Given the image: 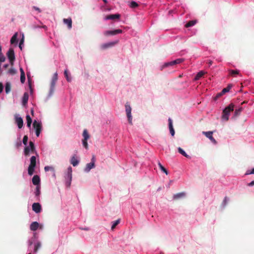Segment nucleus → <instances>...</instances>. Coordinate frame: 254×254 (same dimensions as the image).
<instances>
[{
    "mask_svg": "<svg viewBox=\"0 0 254 254\" xmlns=\"http://www.w3.org/2000/svg\"><path fill=\"white\" fill-rule=\"evenodd\" d=\"M196 20H190V21H189L185 25V27H187V28H188V27L192 26L194 25H195L196 24Z\"/></svg>",
    "mask_w": 254,
    "mask_h": 254,
    "instance_id": "27",
    "label": "nucleus"
},
{
    "mask_svg": "<svg viewBox=\"0 0 254 254\" xmlns=\"http://www.w3.org/2000/svg\"><path fill=\"white\" fill-rule=\"evenodd\" d=\"M95 167V164L93 163H89L86 164V167L84 169V171L86 172H89L90 170Z\"/></svg>",
    "mask_w": 254,
    "mask_h": 254,
    "instance_id": "18",
    "label": "nucleus"
},
{
    "mask_svg": "<svg viewBox=\"0 0 254 254\" xmlns=\"http://www.w3.org/2000/svg\"><path fill=\"white\" fill-rule=\"evenodd\" d=\"M227 197H225L223 200L222 203L224 206H225L227 204Z\"/></svg>",
    "mask_w": 254,
    "mask_h": 254,
    "instance_id": "48",
    "label": "nucleus"
},
{
    "mask_svg": "<svg viewBox=\"0 0 254 254\" xmlns=\"http://www.w3.org/2000/svg\"><path fill=\"white\" fill-rule=\"evenodd\" d=\"M119 223H120V220L119 219L117 220H116V221H115L114 222H113V223L112 226L111 227V229L112 230H114L115 228V227H116V226L117 225H118V224Z\"/></svg>",
    "mask_w": 254,
    "mask_h": 254,
    "instance_id": "39",
    "label": "nucleus"
},
{
    "mask_svg": "<svg viewBox=\"0 0 254 254\" xmlns=\"http://www.w3.org/2000/svg\"><path fill=\"white\" fill-rule=\"evenodd\" d=\"M70 163L74 166H76L78 163L79 161L77 159L75 156H73L71 157L70 159Z\"/></svg>",
    "mask_w": 254,
    "mask_h": 254,
    "instance_id": "22",
    "label": "nucleus"
},
{
    "mask_svg": "<svg viewBox=\"0 0 254 254\" xmlns=\"http://www.w3.org/2000/svg\"><path fill=\"white\" fill-rule=\"evenodd\" d=\"M3 86L2 83L0 82V93L3 90Z\"/></svg>",
    "mask_w": 254,
    "mask_h": 254,
    "instance_id": "50",
    "label": "nucleus"
},
{
    "mask_svg": "<svg viewBox=\"0 0 254 254\" xmlns=\"http://www.w3.org/2000/svg\"><path fill=\"white\" fill-rule=\"evenodd\" d=\"M8 66L9 65L8 64H5L3 65V67L6 69L8 67Z\"/></svg>",
    "mask_w": 254,
    "mask_h": 254,
    "instance_id": "57",
    "label": "nucleus"
},
{
    "mask_svg": "<svg viewBox=\"0 0 254 254\" xmlns=\"http://www.w3.org/2000/svg\"><path fill=\"white\" fill-rule=\"evenodd\" d=\"M83 230H88V228H84L83 229Z\"/></svg>",
    "mask_w": 254,
    "mask_h": 254,
    "instance_id": "63",
    "label": "nucleus"
},
{
    "mask_svg": "<svg viewBox=\"0 0 254 254\" xmlns=\"http://www.w3.org/2000/svg\"><path fill=\"white\" fill-rule=\"evenodd\" d=\"M64 76L66 79V80L68 81H71V79L68 76V71L67 69H65L64 71Z\"/></svg>",
    "mask_w": 254,
    "mask_h": 254,
    "instance_id": "41",
    "label": "nucleus"
},
{
    "mask_svg": "<svg viewBox=\"0 0 254 254\" xmlns=\"http://www.w3.org/2000/svg\"><path fill=\"white\" fill-rule=\"evenodd\" d=\"M41 27L44 28L45 30H46L47 29V27L44 25L41 26Z\"/></svg>",
    "mask_w": 254,
    "mask_h": 254,
    "instance_id": "55",
    "label": "nucleus"
},
{
    "mask_svg": "<svg viewBox=\"0 0 254 254\" xmlns=\"http://www.w3.org/2000/svg\"><path fill=\"white\" fill-rule=\"evenodd\" d=\"M63 21L64 24H67L68 29H70L72 27V20L70 18H64Z\"/></svg>",
    "mask_w": 254,
    "mask_h": 254,
    "instance_id": "19",
    "label": "nucleus"
},
{
    "mask_svg": "<svg viewBox=\"0 0 254 254\" xmlns=\"http://www.w3.org/2000/svg\"><path fill=\"white\" fill-rule=\"evenodd\" d=\"M168 121H169V130L170 131V133L171 134V135L172 136H174L175 134V130L173 127L172 121L170 118H169L168 119Z\"/></svg>",
    "mask_w": 254,
    "mask_h": 254,
    "instance_id": "16",
    "label": "nucleus"
},
{
    "mask_svg": "<svg viewBox=\"0 0 254 254\" xmlns=\"http://www.w3.org/2000/svg\"><path fill=\"white\" fill-rule=\"evenodd\" d=\"M183 61H184V60L182 59H177V60H176L175 61H172L171 62L165 63L164 64L163 66L164 67H167L168 66L174 65L176 64H180L182 62H183Z\"/></svg>",
    "mask_w": 254,
    "mask_h": 254,
    "instance_id": "11",
    "label": "nucleus"
},
{
    "mask_svg": "<svg viewBox=\"0 0 254 254\" xmlns=\"http://www.w3.org/2000/svg\"><path fill=\"white\" fill-rule=\"evenodd\" d=\"M5 58L4 56L0 54V62H4L5 61Z\"/></svg>",
    "mask_w": 254,
    "mask_h": 254,
    "instance_id": "45",
    "label": "nucleus"
},
{
    "mask_svg": "<svg viewBox=\"0 0 254 254\" xmlns=\"http://www.w3.org/2000/svg\"><path fill=\"white\" fill-rule=\"evenodd\" d=\"M82 135L83 136V139H84L85 140H88L90 137V136L88 133V131H87V129H85L83 130Z\"/></svg>",
    "mask_w": 254,
    "mask_h": 254,
    "instance_id": "29",
    "label": "nucleus"
},
{
    "mask_svg": "<svg viewBox=\"0 0 254 254\" xmlns=\"http://www.w3.org/2000/svg\"><path fill=\"white\" fill-rule=\"evenodd\" d=\"M39 223L37 222H33L30 225V229L32 231H36L39 227Z\"/></svg>",
    "mask_w": 254,
    "mask_h": 254,
    "instance_id": "21",
    "label": "nucleus"
},
{
    "mask_svg": "<svg viewBox=\"0 0 254 254\" xmlns=\"http://www.w3.org/2000/svg\"><path fill=\"white\" fill-rule=\"evenodd\" d=\"M23 42H24V39H23V38L20 40V43H19V47L20 48V49H22V46H21V45L23 44Z\"/></svg>",
    "mask_w": 254,
    "mask_h": 254,
    "instance_id": "47",
    "label": "nucleus"
},
{
    "mask_svg": "<svg viewBox=\"0 0 254 254\" xmlns=\"http://www.w3.org/2000/svg\"><path fill=\"white\" fill-rule=\"evenodd\" d=\"M185 196L186 193L185 192H181L174 194L173 195V199L175 200H178L185 197Z\"/></svg>",
    "mask_w": 254,
    "mask_h": 254,
    "instance_id": "15",
    "label": "nucleus"
},
{
    "mask_svg": "<svg viewBox=\"0 0 254 254\" xmlns=\"http://www.w3.org/2000/svg\"><path fill=\"white\" fill-rule=\"evenodd\" d=\"M208 63L209 64V65L210 66L212 64L213 62L211 60H209V61H208Z\"/></svg>",
    "mask_w": 254,
    "mask_h": 254,
    "instance_id": "56",
    "label": "nucleus"
},
{
    "mask_svg": "<svg viewBox=\"0 0 254 254\" xmlns=\"http://www.w3.org/2000/svg\"><path fill=\"white\" fill-rule=\"evenodd\" d=\"M26 119L27 120V126L28 127H30L32 122V119L29 115H26Z\"/></svg>",
    "mask_w": 254,
    "mask_h": 254,
    "instance_id": "28",
    "label": "nucleus"
},
{
    "mask_svg": "<svg viewBox=\"0 0 254 254\" xmlns=\"http://www.w3.org/2000/svg\"><path fill=\"white\" fill-rule=\"evenodd\" d=\"M21 145V142L20 141L18 143H17V146H19Z\"/></svg>",
    "mask_w": 254,
    "mask_h": 254,
    "instance_id": "59",
    "label": "nucleus"
},
{
    "mask_svg": "<svg viewBox=\"0 0 254 254\" xmlns=\"http://www.w3.org/2000/svg\"><path fill=\"white\" fill-rule=\"evenodd\" d=\"M234 105L232 103L226 107L223 111L222 119L226 121H228L230 113L234 110Z\"/></svg>",
    "mask_w": 254,
    "mask_h": 254,
    "instance_id": "1",
    "label": "nucleus"
},
{
    "mask_svg": "<svg viewBox=\"0 0 254 254\" xmlns=\"http://www.w3.org/2000/svg\"><path fill=\"white\" fill-rule=\"evenodd\" d=\"M178 152L184 156L188 158H190V157L189 155H188L182 148L179 147H178Z\"/></svg>",
    "mask_w": 254,
    "mask_h": 254,
    "instance_id": "25",
    "label": "nucleus"
},
{
    "mask_svg": "<svg viewBox=\"0 0 254 254\" xmlns=\"http://www.w3.org/2000/svg\"><path fill=\"white\" fill-rule=\"evenodd\" d=\"M229 73L230 75L234 76L236 74H239V71L238 70H230Z\"/></svg>",
    "mask_w": 254,
    "mask_h": 254,
    "instance_id": "33",
    "label": "nucleus"
},
{
    "mask_svg": "<svg viewBox=\"0 0 254 254\" xmlns=\"http://www.w3.org/2000/svg\"><path fill=\"white\" fill-rule=\"evenodd\" d=\"M20 81L22 83H24L25 81V75L24 71L22 67L20 68Z\"/></svg>",
    "mask_w": 254,
    "mask_h": 254,
    "instance_id": "20",
    "label": "nucleus"
},
{
    "mask_svg": "<svg viewBox=\"0 0 254 254\" xmlns=\"http://www.w3.org/2000/svg\"><path fill=\"white\" fill-rule=\"evenodd\" d=\"M58 80V73H55L53 76L50 85V93H52L55 89L56 83Z\"/></svg>",
    "mask_w": 254,
    "mask_h": 254,
    "instance_id": "7",
    "label": "nucleus"
},
{
    "mask_svg": "<svg viewBox=\"0 0 254 254\" xmlns=\"http://www.w3.org/2000/svg\"><path fill=\"white\" fill-rule=\"evenodd\" d=\"M5 92L6 93H8L11 89V85L10 83L9 82H6L5 84Z\"/></svg>",
    "mask_w": 254,
    "mask_h": 254,
    "instance_id": "30",
    "label": "nucleus"
},
{
    "mask_svg": "<svg viewBox=\"0 0 254 254\" xmlns=\"http://www.w3.org/2000/svg\"><path fill=\"white\" fill-rule=\"evenodd\" d=\"M248 186L252 187L254 186V181H252L251 183L248 184Z\"/></svg>",
    "mask_w": 254,
    "mask_h": 254,
    "instance_id": "53",
    "label": "nucleus"
},
{
    "mask_svg": "<svg viewBox=\"0 0 254 254\" xmlns=\"http://www.w3.org/2000/svg\"><path fill=\"white\" fill-rule=\"evenodd\" d=\"M123 30L121 29H116L114 30H108L104 32V35L105 36H109V35H115L118 34L122 33Z\"/></svg>",
    "mask_w": 254,
    "mask_h": 254,
    "instance_id": "10",
    "label": "nucleus"
},
{
    "mask_svg": "<svg viewBox=\"0 0 254 254\" xmlns=\"http://www.w3.org/2000/svg\"><path fill=\"white\" fill-rule=\"evenodd\" d=\"M82 141L83 146L85 147V149H87L88 148L87 140H85L84 139H83Z\"/></svg>",
    "mask_w": 254,
    "mask_h": 254,
    "instance_id": "40",
    "label": "nucleus"
},
{
    "mask_svg": "<svg viewBox=\"0 0 254 254\" xmlns=\"http://www.w3.org/2000/svg\"><path fill=\"white\" fill-rule=\"evenodd\" d=\"M220 97H221V94H220L219 93H217L216 94V95L214 97V100H217L219 98H220Z\"/></svg>",
    "mask_w": 254,
    "mask_h": 254,
    "instance_id": "46",
    "label": "nucleus"
},
{
    "mask_svg": "<svg viewBox=\"0 0 254 254\" xmlns=\"http://www.w3.org/2000/svg\"><path fill=\"white\" fill-rule=\"evenodd\" d=\"M213 133V131H202L203 134L205 135V136L206 137L208 138L211 141V142H212L214 144H216L217 143V142L212 136Z\"/></svg>",
    "mask_w": 254,
    "mask_h": 254,
    "instance_id": "9",
    "label": "nucleus"
},
{
    "mask_svg": "<svg viewBox=\"0 0 254 254\" xmlns=\"http://www.w3.org/2000/svg\"><path fill=\"white\" fill-rule=\"evenodd\" d=\"M121 17L120 14L117 13L115 14H110L108 15L105 17L106 20H114L115 19H119Z\"/></svg>",
    "mask_w": 254,
    "mask_h": 254,
    "instance_id": "14",
    "label": "nucleus"
},
{
    "mask_svg": "<svg viewBox=\"0 0 254 254\" xmlns=\"http://www.w3.org/2000/svg\"><path fill=\"white\" fill-rule=\"evenodd\" d=\"M96 161L95 155H92V157L91 158V163H93L95 164V162Z\"/></svg>",
    "mask_w": 254,
    "mask_h": 254,
    "instance_id": "49",
    "label": "nucleus"
},
{
    "mask_svg": "<svg viewBox=\"0 0 254 254\" xmlns=\"http://www.w3.org/2000/svg\"><path fill=\"white\" fill-rule=\"evenodd\" d=\"M35 195L37 196H39L40 194V186H38L36 188V190L35 192Z\"/></svg>",
    "mask_w": 254,
    "mask_h": 254,
    "instance_id": "38",
    "label": "nucleus"
},
{
    "mask_svg": "<svg viewBox=\"0 0 254 254\" xmlns=\"http://www.w3.org/2000/svg\"><path fill=\"white\" fill-rule=\"evenodd\" d=\"M31 113H32V115L33 114V110L31 111Z\"/></svg>",
    "mask_w": 254,
    "mask_h": 254,
    "instance_id": "64",
    "label": "nucleus"
},
{
    "mask_svg": "<svg viewBox=\"0 0 254 254\" xmlns=\"http://www.w3.org/2000/svg\"><path fill=\"white\" fill-rule=\"evenodd\" d=\"M250 174H253V173H251V170H248L246 173V175H250Z\"/></svg>",
    "mask_w": 254,
    "mask_h": 254,
    "instance_id": "54",
    "label": "nucleus"
},
{
    "mask_svg": "<svg viewBox=\"0 0 254 254\" xmlns=\"http://www.w3.org/2000/svg\"><path fill=\"white\" fill-rule=\"evenodd\" d=\"M114 44H115V43L113 42H110V43H108L104 44L101 46V48L102 50H105V49L110 48L112 46H113L114 45Z\"/></svg>",
    "mask_w": 254,
    "mask_h": 254,
    "instance_id": "23",
    "label": "nucleus"
},
{
    "mask_svg": "<svg viewBox=\"0 0 254 254\" xmlns=\"http://www.w3.org/2000/svg\"><path fill=\"white\" fill-rule=\"evenodd\" d=\"M36 165V158L35 156H33L30 158V164L28 167V172L29 175L31 176L33 174Z\"/></svg>",
    "mask_w": 254,
    "mask_h": 254,
    "instance_id": "2",
    "label": "nucleus"
},
{
    "mask_svg": "<svg viewBox=\"0 0 254 254\" xmlns=\"http://www.w3.org/2000/svg\"><path fill=\"white\" fill-rule=\"evenodd\" d=\"M28 98L29 95L28 93L25 92L22 98V103L24 105L27 103Z\"/></svg>",
    "mask_w": 254,
    "mask_h": 254,
    "instance_id": "24",
    "label": "nucleus"
},
{
    "mask_svg": "<svg viewBox=\"0 0 254 254\" xmlns=\"http://www.w3.org/2000/svg\"><path fill=\"white\" fill-rule=\"evenodd\" d=\"M32 210L36 213L41 212L42 208L41 205L38 202H35L32 204Z\"/></svg>",
    "mask_w": 254,
    "mask_h": 254,
    "instance_id": "12",
    "label": "nucleus"
},
{
    "mask_svg": "<svg viewBox=\"0 0 254 254\" xmlns=\"http://www.w3.org/2000/svg\"><path fill=\"white\" fill-rule=\"evenodd\" d=\"M16 70L14 69L13 68L11 67L7 71V73L11 74V75H14L16 74Z\"/></svg>",
    "mask_w": 254,
    "mask_h": 254,
    "instance_id": "35",
    "label": "nucleus"
},
{
    "mask_svg": "<svg viewBox=\"0 0 254 254\" xmlns=\"http://www.w3.org/2000/svg\"><path fill=\"white\" fill-rule=\"evenodd\" d=\"M33 8L36 10H37L39 12H41V10L39 8L36 7V6H33Z\"/></svg>",
    "mask_w": 254,
    "mask_h": 254,
    "instance_id": "51",
    "label": "nucleus"
},
{
    "mask_svg": "<svg viewBox=\"0 0 254 254\" xmlns=\"http://www.w3.org/2000/svg\"><path fill=\"white\" fill-rule=\"evenodd\" d=\"M17 33H15L11 38L10 43L11 44H13L17 42Z\"/></svg>",
    "mask_w": 254,
    "mask_h": 254,
    "instance_id": "32",
    "label": "nucleus"
},
{
    "mask_svg": "<svg viewBox=\"0 0 254 254\" xmlns=\"http://www.w3.org/2000/svg\"><path fill=\"white\" fill-rule=\"evenodd\" d=\"M232 87V85H228V86L225 88H224L222 91L225 94L226 93L228 92L229 91V90H230V89Z\"/></svg>",
    "mask_w": 254,
    "mask_h": 254,
    "instance_id": "37",
    "label": "nucleus"
},
{
    "mask_svg": "<svg viewBox=\"0 0 254 254\" xmlns=\"http://www.w3.org/2000/svg\"><path fill=\"white\" fill-rule=\"evenodd\" d=\"M44 170H45V171H46V172H47V171H50V170H54V169H53V167H50V166H45V168H44Z\"/></svg>",
    "mask_w": 254,
    "mask_h": 254,
    "instance_id": "44",
    "label": "nucleus"
},
{
    "mask_svg": "<svg viewBox=\"0 0 254 254\" xmlns=\"http://www.w3.org/2000/svg\"><path fill=\"white\" fill-rule=\"evenodd\" d=\"M41 247V243L40 242L37 243L34 248V252H37L38 249Z\"/></svg>",
    "mask_w": 254,
    "mask_h": 254,
    "instance_id": "42",
    "label": "nucleus"
},
{
    "mask_svg": "<svg viewBox=\"0 0 254 254\" xmlns=\"http://www.w3.org/2000/svg\"><path fill=\"white\" fill-rule=\"evenodd\" d=\"M246 103H247L246 101H244L242 103V105H243V104Z\"/></svg>",
    "mask_w": 254,
    "mask_h": 254,
    "instance_id": "62",
    "label": "nucleus"
},
{
    "mask_svg": "<svg viewBox=\"0 0 254 254\" xmlns=\"http://www.w3.org/2000/svg\"><path fill=\"white\" fill-rule=\"evenodd\" d=\"M28 137L27 135H24L23 138V143L24 145H26L28 141Z\"/></svg>",
    "mask_w": 254,
    "mask_h": 254,
    "instance_id": "43",
    "label": "nucleus"
},
{
    "mask_svg": "<svg viewBox=\"0 0 254 254\" xmlns=\"http://www.w3.org/2000/svg\"><path fill=\"white\" fill-rule=\"evenodd\" d=\"M125 107H126V112L127 113V117L128 119L129 124L130 125H132V116L131 115V108L130 106L127 104H126Z\"/></svg>",
    "mask_w": 254,
    "mask_h": 254,
    "instance_id": "8",
    "label": "nucleus"
},
{
    "mask_svg": "<svg viewBox=\"0 0 254 254\" xmlns=\"http://www.w3.org/2000/svg\"><path fill=\"white\" fill-rule=\"evenodd\" d=\"M33 127L35 130L36 136L38 137L42 130L41 123L35 120L33 124Z\"/></svg>",
    "mask_w": 254,
    "mask_h": 254,
    "instance_id": "5",
    "label": "nucleus"
},
{
    "mask_svg": "<svg viewBox=\"0 0 254 254\" xmlns=\"http://www.w3.org/2000/svg\"><path fill=\"white\" fill-rule=\"evenodd\" d=\"M220 94H221V96L224 94V93L221 91L220 92H219Z\"/></svg>",
    "mask_w": 254,
    "mask_h": 254,
    "instance_id": "58",
    "label": "nucleus"
},
{
    "mask_svg": "<svg viewBox=\"0 0 254 254\" xmlns=\"http://www.w3.org/2000/svg\"><path fill=\"white\" fill-rule=\"evenodd\" d=\"M32 27H33V28L35 29V28H37L41 27V26L38 25H36V24H34V25H32Z\"/></svg>",
    "mask_w": 254,
    "mask_h": 254,
    "instance_id": "52",
    "label": "nucleus"
},
{
    "mask_svg": "<svg viewBox=\"0 0 254 254\" xmlns=\"http://www.w3.org/2000/svg\"><path fill=\"white\" fill-rule=\"evenodd\" d=\"M158 166L159 167V168L160 169V170L163 171V172H164L166 175H167L168 174V172L167 171V170H166V168H165L163 165L160 163V162H158Z\"/></svg>",
    "mask_w": 254,
    "mask_h": 254,
    "instance_id": "31",
    "label": "nucleus"
},
{
    "mask_svg": "<svg viewBox=\"0 0 254 254\" xmlns=\"http://www.w3.org/2000/svg\"><path fill=\"white\" fill-rule=\"evenodd\" d=\"M204 74H205V72L203 71H202V70L200 71L199 72H198L197 73V74L195 76L194 80H199L201 77H202L204 75Z\"/></svg>",
    "mask_w": 254,
    "mask_h": 254,
    "instance_id": "26",
    "label": "nucleus"
},
{
    "mask_svg": "<svg viewBox=\"0 0 254 254\" xmlns=\"http://www.w3.org/2000/svg\"><path fill=\"white\" fill-rule=\"evenodd\" d=\"M6 55L9 60L11 66H13L14 64V61L15 60V55L13 49L12 48H10L8 50Z\"/></svg>",
    "mask_w": 254,
    "mask_h": 254,
    "instance_id": "4",
    "label": "nucleus"
},
{
    "mask_svg": "<svg viewBox=\"0 0 254 254\" xmlns=\"http://www.w3.org/2000/svg\"><path fill=\"white\" fill-rule=\"evenodd\" d=\"M138 6V4L135 1H132L129 4V6L131 8H134L137 7Z\"/></svg>",
    "mask_w": 254,
    "mask_h": 254,
    "instance_id": "34",
    "label": "nucleus"
},
{
    "mask_svg": "<svg viewBox=\"0 0 254 254\" xmlns=\"http://www.w3.org/2000/svg\"><path fill=\"white\" fill-rule=\"evenodd\" d=\"M251 173H253V174H254V168L251 170Z\"/></svg>",
    "mask_w": 254,
    "mask_h": 254,
    "instance_id": "60",
    "label": "nucleus"
},
{
    "mask_svg": "<svg viewBox=\"0 0 254 254\" xmlns=\"http://www.w3.org/2000/svg\"><path fill=\"white\" fill-rule=\"evenodd\" d=\"M243 108L241 107H240L238 109H236L235 111V116H238L240 114V113H241V112L243 111Z\"/></svg>",
    "mask_w": 254,
    "mask_h": 254,
    "instance_id": "36",
    "label": "nucleus"
},
{
    "mask_svg": "<svg viewBox=\"0 0 254 254\" xmlns=\"http://www.w3.org/2000/svg\"><path fill=\"white\" fill-rule=\"evenodd\" d=\"M32 183L34 185H37V186L39 185L40 182V177L38 175H35L32 178Z\"/></svg>",
    "mask_w": 254,
    "mask_h": 254,
    "instance_id": "17",
    "label": "nucleus"
},
{
    "mask_svg": "<svg viewBox=\"0 0 254 254\" xmlns=\"http://www.w3.org/2000/svg\"><path fill=\"white\" fill-rule=\"evenodd\" d=\"M32 152H34L35 150V145L34 143L30 141L29 142V147L26 146L24 148V155L25 156H28L29 154L30 150Z\"/></svg>",
    "mask_w": 254,
    "mask_h": 254,
    "instance_id": "6",
    "label": "nucleus"
},
{
    "mask_svg": "<svg viewBox=\"0 0 254 254\" xmlns=\"http://www.w3.org/2000/svg\"><path fill=\"white\" fill-rule=\"evenodd\" d=\"M15 122L17 124L18 127L19 128H21L23 127V121L22 118L18 117V116H15Z\"/></svg>",
    "mask_w": 254,
    "mask_h": 254,
    "instance_id": "13",
    "label": "nucleus"
},
{
    "mask_svg": "<svg viewBox=\"0 0 254 254\" xmlns=\"http://www.w3.org/2000/svg\"><path fill=\"white\" fill-rule=\"evenodd\" d=\"M65 179H66L65 185L67 187L69 188L72 179V169L71 167H68L67 169V173L65 176Z\"/></svg>",
    "mask_w": 254,
    "mask_h": 254,
    "instance_id": "3",
    "label": "nucleus"
},
{
    "mask_svg": "<svg viewBox=\"0 0 254 254\" xmlns=\"http://www.w3.org/2000/svg\"><path fill=\"white\" fill-rule=\"evenodd\" d=\"M103 1L105 3H107V0H103Z\"/></svg>",
    "mask_w": 254,
    "mask_h": 254,
    "instance_id": "61",
    "label": "nucleus"
}]
</instances>
